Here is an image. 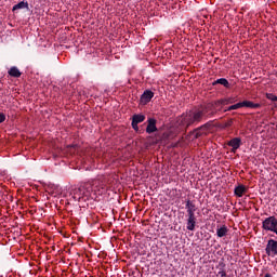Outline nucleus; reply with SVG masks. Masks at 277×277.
Segmentation results:
<instances>
[{"instance_id":"f257e3e1","label":"nucleus","mask_w":277,"mask_h":277,"mask_svg":"<svg viewBox=\"0 0 277 277\" xmlns=\"http://www.w3.org/2000/svg\"><path fill=\"white\" fill-rule=\"evenodd\" d=\"M207 110L195 108L187 110L176 118V124L182 129H189V127H196L199 122H202Z\"/></svg>"},{"instance_id":"f03ea898","label":"nucleus","mask_w":277,"mask_h":277,"mask_svg":"<svg viewBox=\"0 0 277 277\" xmlns=\"http://www.w3.org/2000/svg\"><path fill=\"white\" fill-rule=\"evenodd\" d=\"M213 129V121H208L207 123L202 124L201 127L190 131L188 133L189 140H198L200 137H206L209 134V131Z\"/></svg>"},{"instance_id":"7ed1b4c3","label":"nucleus","mask_w":277,"mask_h":277,"mask_svg":"<svg viewBox=\"0 0 277 277\" xmlns=\"http://www.w3.org/2000/svg\"><path fill=\"white\" fill-rule=\"evenodd\" d=\"M94 194H105L107 192V183L103 179L91 180Z\"/></svg>"},{"instance_id":"20e7f679","label":"nucleus","mask_w":277,"mask_h":277,"mask_svg":"<svg viewBox=\"0 0 277 277\" xmlns=\"http://www.w3.org/2000/svg\"><path fill=\"white\" fill-rule=\"evenodd\" d=\"M265 252L267 256H277V240L275 239H268L265 248Z\"/></svg>"},{"instance_id":"39448f33","label":"nucleus","mask_w":277,"mask_h":277,"mask_svg":"<svg viewBox=\"0 0 277 277\" xmlns=\"http://www.w3.org/2000/svg\"><path fill=\"white\" fill-rule=\"evenodd\" d=\"M70 194L76 202H81L82 198H85V193L81 184L79 185V187L74 188Z\"/></svg>"},{"instance_id":"423d86ee","label":"nucleus","mask_w":277,"mask_h":277,"mask_svg":"<svg viewBox=\"0 0 277 277\" xmlns=\"http://www.w3.org/2000/svg\"><path fill=\"white\" fill-rule=\"evenodd\" d=\"M144 120H146V116L142 115V114H135L132 116V129H134V131H140V127L138 124L144 122Z\"/></svg>"},{"instance_id":"0eeeda50","label":"nucleus","mask_w":277,"mask_h":277,"mask_svg":"<svg viewBox=\"0 0 277 277\" xmlns=\"http://www.w3.org/2000/svg\"><path fill=\"white\" fill-rule=\"evenodd\" d=\"M80 186L84 192L85 198H90L92 194H94V186L92 181L80 183Z\"/></svg>"},{"instance_id":"6e6552de","label":"nucleus","mask_w":277,"mask_h":277,"mask_svg":"<svg viewBox=\"0 0 277 277\" xmlns=\"http://www.w3.org/2000/svg\"><path fill=\"white\" fill-rule=\"evenodd\" d=\"M155 96V93L150 90H145L144 93L141 95V104L142 105H148L150 101H153V97Z\"/></svg>"},{"instance_id":"1a4fd4ad","label":"nucleus","mask_w":277,"mask_h":277,"mask_svg":"<svg viewBox=\"0 0 277 277\" xmlns=\"http://www.w3.org/2000/svg\"><path fill=\"white\" fill-rule=\"evenodd\" d=\"M186 217L187 230H196V214H187Z\"/></svg>"},{"instance_id":"9d476101","label":"nucleus","mask_w":277,"mask_h":277,"mask_svg":"<svg viewBox=\"0 0 277 277\" xmlns=\"http://www.w3.org/2000/svg\"><path fill=\"white\" fill-rule=\"evenodd\" d=\"M157 131V119L155 118H149L147 120V127H146V133H156Z\"/></svg>"},{"instance_id":"9b49d317","label":"nucleus","mask_w":277,"mask_h":277,"mask_svg":"<svg viewBox=\"0 0 277 277\" xmlns=\"http://www.w3.org/2000/svg\"><path fill=\"white\" fill-rule=\"evenodd\" d=\"M186 213L187 215L196 214L197 208H196V202L192 200H186Z\"/></svg>"},{"instance_id":"f8f14e48","label":"nucleus","mask_w":277,"mask_h":277,"mask_svg":"<svg viewBox=\"0 0 277 277\" xmlns=\"http://www.w3.org/2000/svg\"><path fill=\"white\" fill-rule=\"evenodd\" d=\"M247 193H248V187H246V185L243 184L236 186L234 189V194L235 196H237V198L243 197V194H247Z\"/></svg>"},{"instance_id":"ddd939ff","label":"nucleus","mask_w":277,"mask_h":277,"mask_svg":"<svg viewBox=\"0 0 277 277\" xmlns=\"http://www.w3.org/2000/svg\"><path fill=\"white\" fill-rule=\"evenodd\" d=\"M227 146L232 147L233 153H237V149L241 146V140H229L227 141Z\"/></svg>"},{"instance_id":"4468645a","label":"nucleus","mask_w":277,"mask_h":277,"mask_svg":"<svg viewBox=\"0 0 277 277\" xmlns=\"http://www.w3.org/2000/svg\"><path fill=\"white\" fill-rule=\"evenodd\" d=\"M29 10V2L21 1L17 4H15L12 9L13 12H16V10Z\"/></svg>"},{"instance_id":"2eb2a0df","label":"nucleus","mask_w":277,"mask_h":277,"mask_svg":"<svg viewBox=\"0 0 277 277\" xmlns=\"http://www.w3.org/2000/svg\"><path fill=\"white\" fill-rule=\"evenodd\" d=\"M9 75L10 77H14L15 79H18V77H21L23 74L21 72V70L18 69V67L13 66L9 69Z\"/></svg>"},{"instance_id":"dca6fc26","label":"nucleus","mask_w":277,"mask_h":277,"mask_svg":"<svg viewBox=\"0 0 277 277\" xmlns=\"http://www.w3.org/2000/svg\"><path fill=\"white\" fill-rule=\"evenodd\" d=\"M216 235L220 238L226 237V235H228V227L226 225H222L221 227H217Z\"/></svg>"},{"instance_id":"f3484780","label":"nucleus","mask_w":277,"mask_h":277,"mask_svg":"<svg viewBox=\"0 0 277 277\" xmlns=\"http://www.w3.org/2000/svg\"><path fill=\"white\" fill-rule=\"evenodd\" d=\"M240 103L242 107H249L250 109H259V107H261V104H256L250 101H243Z\"/></svg>"},{"instance_id":"a211bd4d","label":"nucleus","mask_w":277,"mask_h":277,"mask_svg":"<svg viewBox=\"0 0 277 277\" xmlns=\"http://www.w3.org/2000/svg\"><path fill=\"white\" fill-rule=\"evenodd\" d=\"M217 84L223 85L224 88H230V82H228L226 78H220L214 82H212V85H217Z\"/></svg>"},{"instance_id":"6ab92c4d","label":"nucleus","mask_w":277,"mask_h":277,"mask_svg":"<svg viewBox=\"0 0 277 277\" xmlns=\"http://www.w3.org/2000/svg\"><path fill=\"white\" fill-rule=\"evenodd\" d=\"M163 140H174V135L172 134V130H167L163 132Z\"/></svg>"},{"instance_id":"aec40b11","label":"nucleus","mask_w":277,"mask_h":277,"mask_svg":"<svg viewBox=\"0 0 277 277\" xmlns=\"http://www.w3.org/2000/svg\"><path fill=\"white\" fill-rule=\"evenodd\" d=\"M241 102L237 103V104H234L232 106H229L227 109H225V111H233L235 109H241Z\"/></svg>"},{"instance_id":"412c9836","label":"nucleus","mask_w":277,"mask_h":277,"mask_svg":"<svg viewBox=\"0 0 277 277\" xmlns=\"http://www.w3.org/2000/svg\"><path fill=\"white\" fill-rule=\"evenodd\" d=\"M266 98H268L269 101H273V102L277 101V96L274 94H266Z\"/></svg>"},{"instance_id":"4be33fe9","label":"nucleus","mask_w":277,"mask_h":277,"mask_svg":"<svg viewBox=\"0 0 277 277\" xmlns=\"http://www.w3.org/2000/svg\"><path fill=\"white\" fill-rule=\"evenodd\" d=\"M2 122H5V114L0 113V124H1Z\"/></svg>"},{"instance_id":"5701e85b","label":"nucleus","mask_w":277,"mask_h":277,"mask_svg":"<svg viewBox=\"0 0 277 277\" xmlns=\"http://www.w3.org/2000/svg\"><path fill=\"white\" fill-rule=\"evenodd\" d=\"M219 276L226 277V272L224 269L220 271Z\"/></svg>"},{"instance_id":"b1692460","label":"nucleus","mask_w":277,"mask_h":277,"mask_svg":"<svg viewBox=\"0 0 277 277\" xmlns=\"http://www.w3.org/2000/svg\"><path fill=\"white\" fill-rule=\"evenodd\" d=\"M221 105H228V101L226 100L221 101Z\"/></svg>"},{"instance_id":"393cba45","label":"nucleus","mask_w":277,"mask_h":277,"mask_svg":"<svg viewBox=\"0 0 277 277\" xmlns=\"http://www.w3.org/2000/svg\"><path fill=\"white\" fill-rule=\"evenodd\" d=\"M233 126V120H229L226 124H225V127H232Z\"/></svg>"},{"instance_id":"a878e982","label":"nucleus","mask_w":277,"mask_h":277,"mask_svg":"<svg viewBox=\"0 0 277 277\" xmlns=\"http://www.w3.org/2000/svg\"><path fill=\"white\" fill-rule=\"evenodd\" d=\"M264 277H272V275L271 274H265V276Z\"/></svg>"},{"instance_id":"bb28decb","label":"nucleus","mask_w":277,"mask_h":277,"mask_svg":"<svg viewBox=\"0 0 277 277\" xmlns=\"http://www.w3.org/2000/svg\"><path fill=\"white\" fill-rule=\"evenodd\" d=\"M209 107H211V105H210V104H208V106L206 107V109H209Z\"/></svg>"},{"instance_id":"cd10ccee","label":"nucleus","mask_w":277,"mask_h":277,"mask_svg":"<svg viewBox=\"0 0 277 277\" xmlns=\"http://www.w3.org/2000/svg\"><path fill=\"white\" fill-rule=\"evenodd\" d=\"M233 140H239V137H234Z\"/></svg>"}]
</instances>
